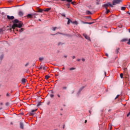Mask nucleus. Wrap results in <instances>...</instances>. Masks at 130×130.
I'll return each mask as SVG.
<instances>
[{"label": "nucleus", "mask_w": 130, "mask_h": 130, "mask_svg": "<svg viewBox=\"0 0 130 130\" xmlns=\"http://www.w3.org/2000/svg\"><path fill=\"white\" fill-rule=\"evenodd\" d=\"M3 33H4V30L3 29V28H1L0 29V34H3Z\"/></svg>", "instance_id": "nucleus-18"}, {"label": "nucleus", "mask_w": 130, "mask_h": 130, "mask_svg": "<svg viewBox=\"0 0 130 130\" xmlns=\"http://www.w3.org/2000/svg\"><path fill=\"white\" fill-rule=\"evenodd\" d=\"M57 34H60L61 35H66V36H69V35H66V34H62V33H61V32H57V33H56V34H51V35H53V36H54V35H57Z\"/></svg>", "instance_id": "nucleus-8"}, {"label": "nucleus", "mask_w": 130, "mask_h": 130, "mask_svg": "<svg viewBox=\"0 0 130 130\" xmlns=\"http://www.w3.org/2000/svg\"><path fill=\"white\" fill-rule=\"evenodd\" d=\"M3 109V107H0V110H2Z\"/></svg>", "instance_id": "nucleus-56"}, {"label": "nucleus", "mask_w": 130, "mask_h": 130, "mask_svg": "<svg viewBox=\"0 0 130 130\" xmlns=\"http://www.w3.org/2000/svg\"><path fill=\"white\" fill-rule=\"evenodd\" d=\"M27 66H29V62H27V63L25 64V67H27Z\"/></svg>", "instance_id": "nucleus-38"}, {"label": "nucleus", "mask_w": 130, "mask_h": 130, "mask_svg": "<svg viewBox=\"0 0 130 130\" xmlns=\"http://www.w3.org/2000/svg\"><path fill=\"white\" fill-rule=\"evenodd\" d=\"M22 24L21 23L18 24L14 23L12 26L11 28H10L11 31H12V29L13 30H15V28H17L18 27V28H22Z\"/></svg>", "instance_id": "nucleus-1"}, {"label": "nucleus", "mask_w": 130, "mask_h": 130, "mask_svg": "<svg viewBox=\"0 0 130 130\" xmlns=\"http://www.w3.org/2000/svg\"><path fill=\"white\" fill-rule=\"evenodd\" d=\"M72 23L73 24H75V25H78V22L77 21H74V22H73Z\"/></svg>", "instance_id": "nucleus-31"}, {"label": "nucleus", "mask_w": 130, "mask_h": 130, "mask_svg": "<svg viewBox=\"0 0 130 130\" xmlns=\"http://www.w3.org/2000/svg\"><path fill=\"white\" fill-rule=\"evenodd\" d=\"M106 10V14H108V13H110V10H108V9Z\"/></svg>", "instance_id": "nucleus-21"}, {"label": "nucleus", "mask_w": 130, "mask_h": 130, "mask_svg": "<svg viewBox=\"0 0 130 130\" xmlns=\"http://www.w3.org/2000/svg\"><path fill=\"white\" fill-rule=\"evenodd\" d=\"M120 76L121 79L123 78V74L122 73L120 74Z\"/></svg>", "instance_id": "nucleus-27"}, {"label": "nucleus", "mask_w": 130, "mask_h": 130, "mask_svg": "<svg viewBox=\"0 0 130 130\" xmlns=\"http://www.w3.org/2000/svg\"><path fill=\"white\" fill-rule=\"evenodd\" d=\"M43 69L44 70V71H46V67L45 66H43Z\"/></svg>", "instance_id": "nucleus-33"}, {"label": "nucleus", "mask_w": 130, "mask_h": 130, "mask_svg": "<svg viewBox=\"0 0 130 130\" xmlns=\"http://www.w3.org/2000/svg\"><path fill=\"white\" fill-rule=\"evenodd\" d=\"M27 18H33V15H32V14H28L27 15Z\"/></svg>", "instance_id": "nucleus-13"}, {"label": "nucleus", "mask_w": 130, "mask_h": 130, "mask_svg": "<svg viewBox=\"0 0 130 130\" xmlns=\"http://www.w3.org/2000/svg\"><path fill=\"white\" fill-rule=\"evenodd\" d=\"M80 60H81L80 59H77V61H80Z\"/></svg>", "instance_id": "nucleus-51"}, {"label": "nucleus", "mask_w": 130, "mask_h": 130, "mask_svg": "<svg viewBox=\"0 0 130 130\" xmlns=\"http://www.w3.org/2000/svg\"><path fill=\"white\" fill-rule=\"evenodd\" d=\"M129 116V114L127 115V117H128Z\"/></svg>", "instance_id": "nucleus-58"}, {"label": "nucleus", "mask_w": 130, "mask_h": 130, "mask_svg": "<svg viewBox=\"0 0 130 130\" xmlns=\"http://www.w3.org/2000/svg\"><path fill=\"white\" fill-rule=\"evenodd\" d=\"M7 19H8V20H14L15 17L13 16H10L9 15H7Z\"/></svg>", "instance_id": "nucleus-6"}, {"label": "nucleus", "mask_w": 130, "mask_h": 130, "mask_svg": "<svg viewBox=\"0 0 130 130\" xmlns=\"http://www.w3.org/2000/svg\"><path fill=\"white\" fill-rule=\"evenodd\" d=\"M67 7H70V4H67Z\"/></svg>", "instance_id": "nucleus-53"}, {"label": "nucleus", "mask_w": 130, "mask_h": 130, "mask_svg": "<svg viewBox=\"0 0 130 130\" xmlns=\"http://www.w3.org/2000/svg\"><path fill=\"white\" fill-rule=\"evenodd\" d=\"M17 23H19V20L15 19L14 20L13 24H17Z\"/></svg>", "instance_id": "nucleus-12"}, {"label": "nucleus", "mask_w": 130, "mask_h": 130, "mask_svg": "<svg viewBox=\"0 0 130 130\" xmlns=\"http://www.w3.org/2000/svg\"><path fill=\"white\" fill-rule=\"evenodd\" d=\"M8 105H9V103H7L6 104V106H8Z\"/></svg>", "instance_id": "nucleus-46"}, {"label": "nucleus", "mask_w": 130, "mask_h": 130, "mask_svg": "<svg viewBox=\"0 0 130 130\" xmlns=\"http://www.w3.org/2000/svg\"><path fill=\"white\" fill-rule=\"evenodd\" d=\"M127 114H130V111L127 113Z\"/></svg>", "instance_id": "nucleus-62"}, {"label": "nucleus", "mask_w": 130, "mask_h": 130, "mask_svg": "<svg viewBox=\"0 0 130 130\" xmlns=\"http://www.w3.org/2000/svg\"><path fill=\"white\" fill-rule=\"evenodd\" d=\"M86 18H88V19H91V17L90 16H87V17H86Z\"/></svg>", "instance_id": "nucleus-47"}, {"label": "nucleus", "mask_w": 130, "mask_h": 130, "mask_svg": "<svg viewBox=\"0 0 130 130\" xmlns=\"http://www.w3.org/2000/svg\"><path fill=\"white\" fill-rule=\"evenodd\" d=\"M86 13L87 15H92V13L90 11H86Z\"/></svg>", "instance_id": "nucleus-14"}, {"label": "nucleus", "mask_w": 130, "mask_h": 130, "mask_svg": "<svg viewBox=\"0 0 130 130\" xmlns=\"http://www.w3.org/2000/svg\"><path fill=\"white\" fill-rule=\"evenodd\" d=\"M43 68V67L41 66V67L39 68V70H42Z\"/></svg>", "instance_id": "nucleus-42"}, {"label": "nucleus", "mask_w": 130, "mask_h": 130, "mask_svg": "<svg viewBox=\"0 0 130 130\" xmlns=\"http://www.w3.org/2000/svg\"><path fill=\"white\" fill-rule=\"evenodd\" d=\"M118 97H119V94H118L116 97L115 98V100L117 99V98H118Z\"/></svg>", "instance_id": "nucleus-39"}, {"label": "nucleus", "mask_w": 130, "mask_h": 130, "mask_svg": "<svg viewBox=\"0 0 130 130\" xmlns=\"http://www.w3.org/2000/svg\"><path fill=\"white\" fill-rule=\"evenodd\" d=\"M19 114H24L23 112H21V113H19Z\"/></svg>", "instance_id": "nucleus-48"}, {"label": "nucleus", "mask_w": 130, "mask_h": 130, "mask_svg": "<svg viewBox=\"0 0 130 130\" xmlns=\"http://www.w3.org/2000/svg\"><path fill=\"white\" fill-rule=\"evenodd\" d=\"M20 127L22 129H24V123H23L22 122H20Z\"/></svg>", "instance_id": "nucleus-7"}, {"label": "nucleus", "mask_w": 130, "mask_h": 130, "mask_svg": "<svg viewBox=\"0 0 130 130\" xmlns=\"http://www.w3.org/2000/svg\"><path fill=\"white\" fill-rule=\"evenodd\" d=\"M43 59H44L43 57H40L39 58L40 61H42V60H43Z\"/></svg>", "instance_id": "nucleus-29"}, {"label": "nucleus", "mask_w": 130, "mask_h": 130, "mask_svg": "<svg viewBox=\"0 0 130 130\" xmlns=\"http://www.w3.org/2000/svg\"><path fill=\"white\" fill-rule=\"evenodd\" d=\"M42 12H43V9H39L38 11V13H42Z\"/></svg>", "instance_id": "nucleus-19"}, {"label": "nucleus", "mask_w": 130, "mask_h": 130, "mask_svg": "<svg viewBox=\"0 0 130 130\" xmlns=\"http://www.w3.org/2000/svg\"><path fill=\"white\" fill-rule=\"evenodd\" d=\"M85 123H87V120H85Z\"/></svg>", "instance_id": "nucleus-57"}, {"label": "nucleus", "mask_w": 130, "mask_h": 130, "mask_svg": "<svg viewBox=\"0 0 130 130\" xmlns=\"http://www.w3.org/2000/svg\"><path fill=\"white\" fill-rule=\"evenodd\" d=\"M72 58L73 59H75V58H76V56H72Z\"/></svg>", "instance_id": "nucleus-43"}, {"label": "nucleus", "mask_w": 130, "mask_h": 130, "mask_svg": "<svg viewBox=\"0 0 130 130\" xmlns=\"http://www.w3.org/2000/svg\"><path fill=\"white\" fill-rule=\"evenodd\" d=\"M119 51V48H118L116 49L115 52L116 53H118Z\"/></svg>", "instance_id": "nucleus-20"}, {"label": "nucleus", "mask_w": 130, "mask_h": 130, "mask_svg": "<svg viewBox=\"0 0 130 130\" xmlns=\"http://www.w3.org/2000/svg\"><path fill=\"white\" fill-rule=\"evenodd\" d=\"M56 29H57V27H52L53 31H55L56 30Z\"/></svg>", "instance_id": "nucleus-24"}, {"label": "nucleus", "mask_w": 130, "mask_h": 130, "mask_svg": "<svg viewBox=\"0 0 130 130\" xmlns=\"http://www.w3.org/2000/svg\"><path fill=\"white\" fill-rule=\"evenodd\" d=\"M126 70H127L126 68H123V71H124V72H126Z\"/></svg>", "instance_id": "nucleus-40"}, {"label": "nucleus", "mask_w": 130, "mask_h": 130, "mask_svg": "<svg viewBox=\"0 0 130 130\" xmlns=\"http://www.w3.org/2000/svg\"><path fill=\"white\" fill-rule=\"evenodd\" d=\"M106 56H108V54H106Z\"/></svg>", "instance_id": "nucleus-59"}, {"label": "nucleus", "mask_w": 130, "mask_h": 130, "mask_svg": "<svg viewBox=\"0 0 130 130\" xmlns=\"http://www.w3.org/2000/svg\"><path fill=\"white\" fill-rule=\"evenodd\" d=\"M74 91H72V94H74Z\"/></svg>", "instance_id": "nucleus-60"}, {"label": "nucleus", "mask_w": 130, "mask_h": 130, "mask_svg": "<svg viewBox=\"0 0 130 130\" xmlns=\"http://www.w3.org/2000/svg\"><path fill=\"white\" fill-rule=\"evenodd\" d=\"M67 87H66V86H64V87H62V89H63V90H67Z\"/></svg>", "instance_id": "nucleus-37"}, {"label": "nucleus", "mask_w": 130, "mask_h": 130, "mask_svg": "<svg viewBox=\"0 0 130 130\" xmlns=\"http://www.w3.org/2000/svg\"><path fill=\"white\" fill-rule=\"evenodd\" d=\"M23 31H24V28H21V29L19 30V32H23Z\"/></svg>", "instance_id": "nucleus-32"}, {"label": "nucleus", "mask_w": 130, "mask_h": 130, "mask_svg": "<svg viewBox=\"0 0 130 130\" xmlns=\"http://www.w3.org/2000/svg\"><path fill=\"white\" fill-rule=\"evenodd\" d=\"M21 82H22V84H25L26 82H27V79H26L25 78H23L21 80Z\"/></svg>", "instance_id": "nucleus-9"}, {"label": "nucleus", "mask_w": 130, "mask_h": 130, "mask_svg": "<svg viewBox=\"0 0 130 130\" xmlns=\"http://www.w3.org/2000/svg\"><path fill=\"white\" fill-rule=\"evenodd\" d=\"M66 19H67V20H68V22H67L68 25H70V23H73V21H72V20H71L70 19V18H67Z\"/></svg>", "instance_id": "nucleus-10"}, {"label": "nucleus", "mask_w": 130, "mask_h": 130, "mask_svg": "<svg viewBox=\"0 0 130 130\" xmlns=\"http://www.w3.org/2000/svg\"><path fill=\"white\" fill-rule=\"evenodd\" d=\"M125 41H127V39H123L122 40V42H125Z\"/></svg>", "instance_id": "nucleus-23"}, {"label": "nucleus", "mask_w": 130, "mask_h": 130, "mask_svg": "<svg viewBox=\"0 0 130 130\" xmlns=\"http://www.w3.org/2000/svg\"><path fill=\"white\" fill-rule=\"evenodd\" d=\"M83 36H84V37H85V39H87V40H91L90 39V37L88 36L87 34H84Z\"/></svg>", "instance_id": "nucleus-4"}, {"label": "nucleus", "mask_w": 130, "mask_h": 130, "mask_svg": "<svg viewBox=\"0 0 130 130\" xmlns=\"http://www.w3.org/2000/svg\"><path fill=\"white\" fill-rule=\"evenodd\" d=\"M102 7L103 8H105L106 10H107L108 7L113 8V5H112L110 2H108L106 4L103 5Z\"/></svg>", "instance_id": "nucleus-2"}, {"label": "nucleus", "mask_w": 130, "mask_h": 130, "mask_svg": "<svg viewBox=\"0 0 130 130\" xmlns=\"http://www.w3.org/2000/svg\"><path fill=\"white\" fill-rule=\"evenodd\" d=\"M122 2V0H113L112 4L113 6H115V5H118L120 3Z\"/></svg>", "instance_id": "nucleus-3"}, {"label": "nucleus", "mask_w": 130, "mask_h": 130, "mask_svg": "<svg viewBox=\"0 0 130 130\" xmlns=\"http://www.w3.org/2000/svg\"><path fill=\"white\" fill-rule=\"evenodd\" d=\"M6 96H7V97L10 96V94H9V93H7Z\"/></svg>", "instance_id": "nucleus-44"}, {"label": "nucleus", "mask_w": 130, "mask_h": 130, "mask_svg": "<svg viewBox=\"0 0 130 130\" xmlns=\"http://www.w3.org/2000/svg\"><path fill=\"white\" fill-rule=\"evenodd\" d=\"M61 1L62 2H64V1H67V2H68V3H71L72 5H75V2H73V0H61Z\"/></svg>", "instance_id": "nucleus-5"}, {"label": "nucleus", "mask_w": 130, "mask_h": 130, "mask_svg": "<svg viewBox=\"0 0 130 130\" xmlns=\"http://www.w3.org/2000/svg\"><path fill=\"white\" fill-rule=\"evenodd\" d=\"M82 61H85V58H82Z\"/></svg>", "instance_id": "nucleus-49"}, {"label": "nucleus", "mask_w": 130, "mask_h": 130, "mask_svg": "<svg viewBox=\"0 0 130 130\" xmlns=\"http://www.w3.org/2000/svg\"><path fill=\"white\" fill-rule=\"evenodd\" d=\"M51 10V8H47L46 10H44L45 12H49Z\"/></svg>", "instance_id": "nucleus-15"}, {"label": "nucleus", "mask_w": 130, "mask_h": 130, "mask_svg": "<svg viewBox=\"0 0 130 130\" xmlns=\"http://www.w3.org/2000/svg\"><path fill=\"white\" fill-rule=\"evenodd\" d=\"M126 13L127 14H128L129 15H130V13L128 11H127Z\"/></svg>", "instance_id": "nucleus-54"}, {"label": "nucleus", "mask_w": 130, "mask_h": 130, "mask_svg": "<svg viewBox=\"0 0 130 130\" xmlns=\"http://www.w3.org/2000/svg\"><path fill=\"white\" fill-rule=\"evenodd\" d=\"M64 57H65L66 58H67V57H68V56H67V55H64Z\"/></svg>", "instance_id": "nucleus-50"}, {"label": "nucleus", "mask_w": 130, "mask_h": 130, "mask_svg": "<svg viewBox=\"0 0 130 130\" xmlns=\"http://www.w3.org/2000/svg\"><path fill=\"white\" fill-rule=\"evenodd\" d=\"M89 113L91 114V111H89Z\"/></svg>", "instance_id": "nucleus-64"}, {"label": "nucleus", "mask_w": 130, "mask_h": 130, "mask_svg": "<svg viewBox=\"0 0 130 130\" xmlns=\"http://www.w3.org/2000/svg\"><path fill=\"white\" fill-rule=\"evenodd\" d=\"M105 75L106 76V72H105Z\"/></svg>", "instance_id": "nucleus-61"}, {"label": "nucleus", "mask_w": 130, "mask_h": 130, "mask_svg": "<svg viewBox=\"0 0 130 130\" xmlns=\"http://www.w3.org/2000/svg\"><path fill=\"white\" fill-rule=\"evenodd\" d=\"M50 78V76L49 75H46L45 76L46 80H48V79H49Z\"/></svg>", "instance_id": "nucleus-16"}, {"label": "nucleus", "mask_w": 130, "mask_h": 130, "mask_svg": "<svg viewBox=\"0 0 130 130\" xmlns=\"http://www.w3.org/2000/svg\"><path fill=\"white\" fill-rule=\"evenodd\" d=\"M62 17H66V14L64 13H62L61 14Z\"/></svg>", "instance_id": "nucleus-35"}, {"label": "nucleus", "mask_w": 130, "mask_h": 130, "mask_svg": "<svg viewBox=\"0 0 130 130\" xmlns=\"http://www.w3.org/2000/svg\"><path fill=\"white\" fill-rule=\"evenodd\" d=\"M121 10L122 11H125V7H122L121 8Z\"/></svg>", "instance_id": "nucleus-22"}, {"label": "nucleus", "mask_w": 130, "mask_h": 130, "mask_svg": "<svg viewBox=\"0 0 130 130\" xmlns=\"http://www.w3.org/2000/svg\"><path fill=\"white\" fill-rule=\"evenodd\" d=\"M3 59H4V55L3 54L1 55L0 56V60H3Z\"/></svg>", "instance_id": "nucleus-17"}, {"label": "nucleus", "mask_w": 130, "mask_h": 130, "mask_svg": "<svg viewBox=\"0 0 130 130\" xmlns=\"http://www.w3.org/2000/svg\"><path fill=\"white\" fill-rule=\"evenodd\" d=\"M18 15L20 16V17H22L24 15V13L22 11H19Z\"/></svg>", "instance_id": "nucleus-11"}, {"label": "nucleus", "mask_w": 130, "mask_h": 130, "mask_svg": "<svg viewBox=\"0 0 130 130\" xmlns=\"http://www.w3.org/2000/svg\"><path fill=\"white\" fill-rule=\"evenodd\" d=\"M76 70V68H70V71H74V70Z\"/></svg>", "instance_id": "nucleus-28"}, {"label": "nucleus", "mask_w": 130, "mask_h": 130, "mask_svg": "<svg viewBox=\"0 0 130 130\" xmlns=\"http://www.w3.org/2000/svg\"><path fill=\"white\" fill-rule=\"evenodd\" d=\"M86 24H89V25H92V24H94V22H86Z\"/></svg>", "instance_id": "nucleus-26"}, {"label": "nucleus", "mask_w": 130, "mask_h": 130, "mask_svg": "<svg viewBox=\"0 0 130 130\" xmlns=\"http://www.w3.org/2000/svg\"><path fill=\"white\" fill-rule=\"evenodd\" d=\"M50 96L51 98H53V97H54V95H53V94H50Z\"/></svg>", "instance_id": "nucleus-36"}, {"label": "nucleus", "mask_w": 130, "mask_h": 130, "mask_svg": "<svg viewBox=\"0 0 130 130\" xmlns=\"http://www.w3.org/2000/svg\"><path fill=\"white\" fill-rule=\"evenodd\" d=\"M3 103H0V105H3Z\"/></svg>", "instance_id": "nucleus-52"}, {"label": "nucleus", "mask_w": 130, "mask_h": 130, "mask_svg": "<svg viewBox=\"0 0 130 130\" xmlns=\"http://www.w3.org/2000/svg\"><path fill=\"white\" fill-rule=\"evenodd\" d=\"M65 69V68H64V67H63V68H62V70H64Z\"/></svg>", "instance_id": "nucleus-63"}, {"label": "nucleus", "mask_w": 130, "mask_h": 130, "mask_svg": "<svg viewBox=\"0 0 130 130\" xmlns=\"http://www.w3.org/2000/svg\"><path fill=\"white\" fill-rule=\"evenodd\" d=\"M83 89H84V87H82V88H80L79 91H81L82 90H83Z\"/></svg>", "instance_id": "nucleus-45"}, {"label": "nucleus", "mask_w": 130, "mask_h": 130, "mask_svg": "<svg viewBox=\"0 0 130 130\" xmlns=\"http://www.w3.org/2000/svg\"><path fill=\"white\" fill-rule=\"evenodd\" d=\"M57 96L58 97V98H60V94H57Z\"/></svg>", "instance_id": "nucleus-41"}, {"label": "nucleus", "mask_w": 130, "mask_h": 130, "mask_svg": "<svg viewBox=\"0 0 130 130\" xmlns=\"http://www.w3.org/2000/svg\"><path fill=\"white\" fill-rule=\"evenodd\" d=\"M62 44H63V43H61V42H59L58 43V46H59V45H62Z\"/></svg>", "instance_id": "nucleus-30"}, {"label": "nucleus", "mask_w": 130, "mask_h": 130, "mask_svg": "<svg viewBox=\"0 0 130 130\" xmlns=\"http://www.w3.org/2000/svg\"><path fill=\"white\" fill-rule=\"evenodd\" d=\"M41 105V102H39L37 105V106H40Z\"/></svg>", "instance_id": "nucleus-34"}, {"label": "nucleus", "mask_w": 130, "mask_h": 130, "mask_svg": "<svg viewBox=\"0 0 130 130\" xmlns=\"http://www.w3.org/2000/svg\"><path fill=\"white\" fill-rule=\"evenodd\" d=\"M35 111H37V109L31 110L32 113H34V112H35Z\"/></svg>", "instance_id": "nucleus-25"}, {"label": "nucleus", "mask_w": 130, "mask_h": 130, "mask_svg": "<svg viewBox=\"0 0 130 130\" xmlns=\"http://www.w3.org/2000/svg\"><path fill=\"white\" fill-rule=\"evenodd\" d=\"M35 63H36V62H34V64H33V66H34V67L35 66Z\"/></svg>", "instance_id": "nucleus-55"}]
</instances>
